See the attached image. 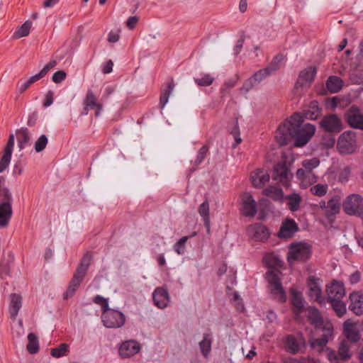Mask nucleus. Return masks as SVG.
Listing matches in <instances>:
<instances>
[{
    "label": "nucleus",
    "mask_w": 363,
    "mask_h": 363,
    "mask_svg": "<svg viewBox=\"0 0 363 363\" xmlns=\"http://www.w3.org/2000/svg\"><path fill=\"white\" fill-rule=\"evenodd\" d=\"M302 123V116L299 113H294L277 128L275 134L277 143L283 146L294 139V146H304L314 135L315 127L311 123Z\"/></svg>",
    "instance_id": "nucleus-1"
},
{
    "label": "nucleus",
    "mask_w": 363,
    "mask_h": 363,
    "mask_svg": "<svg viewBox=\"0 0 363 363\" xmlns=\"http://www.w3.org/2000/svg\"><path fill=\"white\" fill-rule=\"evenodd\" d=\"M320 128L325 132L330 133L328 138L325 142L327 147H333L335 143L334 135L340 133L344 128L341 118L337 115L330 113L325 115L320 121Z\"/></svg>",
    "instance_id": "nucleus-2"
},
{
    "label": "nucleus",
    "mask_w": 363,
    "mask_h": 363,
    "mask_svg": "<svg viewBox=\"0 0 363 363\" xmlns=\"http://www.w3.org/2000/svg\"><path fill=\"white\" fill-rule=\"evenodd\" d=\"M91 254L86 252L84 255L81 259L79 265L77 267V270L73 276V278L69 282L67 291L64 294L65 298H69L73 296L76 290L79 288L80 284L83 281L88 268L90 265L91 259Z\"/></svg>",
    "instance_id": "nucleus-3"
},
{
    "label": "nucleus",
    "mask_w": 363,
    "mask_h": 363,
    "mask_svg": "<svg viewBox=\"0 0 363 363\" xmlns=\"http://www.w3.org/2000/svg\"><path fill=\"white\" fill-rule=\"evenodd\" d=\"M311 246L306 242H294L289 245L287 260L290 264L306 262L311 256Z\"/></svg>",
    "instance_id": "nucleus-4"
},
{
    "label": "nucleus",
    "mask_w": 363,
    "mask_h": 363,
    "mask_svg": "<svg viewBox=\"0 0 363 363\" xmlns=\"http://www.w3.org/2000/svg\"><path fill=\"white\" fill-rule=\"evenodd\" d=\"M357 147V134L352 130H347L340 135L337 141V150L341 155H350Z\"/></svg>",
    "instance_id": "nucleus-5"
},
{
    "label": "nucleus",
    "mask_w": 363,
    "mask_h": 363,
    "mask_svg": "<svg viewBox=\"0 0 363 363\" xmlns=\"http://www.w3.org/2000/svg\"><path fill=\"white\" fill-rule=\"evenodd\" d=\"M320 164V160L317 157L311 160H305L302 162V167L296 171V177L302 181L308 180L310 184L316 182L317 177L313 174V169Z\"/></svg>",
    "instance_id": "nucleus-6"
},
{
    "label": "nucleus",
    "mask_w": 363,
    "mask_h": 363,
    "mask_svg": "<svg viewBox=\"0 0 363 363\" xmlns=\"http://www.w3.org/2000/svg\"><path fill=\"white\" fill-rule=\"evenodd\" d=\"M101 320L107 328H119L125 324V316L121 311L110 308L101 313Z\"/></svg>",
    "instance_id": "nucleus-7"
},
{
    "label": "nucleus",
    "mask_w": 363,
    "mask_h": 363,
    "mask_svg": "<svg viewBox=\"0 0 363 363\" xmlns=\"http://www.w3.org/2000/svg\"><path fill=\"white\" fill-rule=\"evenodd\" d=\"M325 354L328 359L333 363L346 362L351 357L350 345L347 340H342L338 346L337 351L326 347Z\"/></svg>",
    "instance_id": "nucleus-8"
},
{
    "label": "nucleus",
    "mask_w": 363,
    "mask_h": 363,
    "mask_svg": "<svg viewBox=\"0 0 363 363\" xmlns=\"http://www.w3.org/2000/svg\"><path fill=\"white\" fill-rule=\"evenodd\" d=\"M292 178L293 174L289 169L286 161H280L274 166L272 173L273 181L288 186Z\"/></svg>",
    "instance_id": "nucleus-9"
},
{
    "label": "nucleus",
    "mask_w": 363,
    "mask_h": 363,
    "mask_svg": "<svg viewBox=\"0 0 363 363\" xmlns=\"http://www.w3.org/2000/svg\"><path fill=\"white\" fill-rule=\"evenodd\" d=\"M267 279L269 284L271 293L274 298L281 302L286 301V295L278 275L274 271L269 270L267 273Z\"/></svg>",
    "instance_id": "nucleus-10"
},
{
    "label": "nucleus",
    "mask_w": 363,
    "mask_h": 363,
    "mask_svg": "<svg viewBox=\"0 0 363 363\" xmlns=\"http://www.w3.org/2000/svg\"><path fill=\"white\" fill-rule=\"evenodd\" d=\"M343 210L348 215L360 216L363 213V198L359 194H352L343 203Z\"/></svg>",
    "instance_id": "nucleus-11"
},
{
    "label": "nucleus",
    "mask_w": 363,
    "mask_h": 363,
    "mask_svg": "<svg viewBox=\"0 0 363 363\" xmlns=\"http://www.w3.org/2000/svg\"><path fill=\"white\" fill-rule=\"evenodd\" d=\"M83 111L84 115H87L90 109H95V116L99 117L103 111V105L97 101V98L94 94L93 90L89 89L86 91V96L83 100Z\"/></svg>",
    "instance_id": "nucleus-12"
},
{
    "label": "nucleus",
    "mask_w": 363,
    "mask_h": 363,
    "mask_svg": "<svg viewBox=\"0 0 363 363\" xmlns=\"http://www.w3.org/2000/svg\"><path fill=\"white\" fill-rule=\"evenodd\" d=\"M345 118L350 127L363 130V114L357 106H351L345 112Z\"/></svg>",
    "instance_id": "nucleus-13"
},
{
    "label": "nucleus",
    "mask_w": 363,
    "mask_h": 363,
    "mask_svg": "<svg viewBox=\"0 0 363 363\" xmlns=\"http://www.w3.org/2000/svg\"><path fill=\"white\" fill-rule=\"evenodd\" d=\"M306 340L302 335H298L297 337L292 335H289L286 337L285 347L287 352L291 354H296L302 352L305 348Z\"/></svg>",
    "instance_id": "nucleus-14"
},
{
    "label": "nucleus",
    "mask_w": 363,
    "mask_h": 363,
    "mask_svg": "<svg viewBox=\"0 0 363 363\" xmlns=\"http://www.w3.org/2000/svg\"><path fill=\"white\" fill-rule=\"evenodd\" d=\"M141 349L140 344L133 340L123 341L118 347L122 358H129L138 354Z\"/></svg>",
    "instance_id": "nucleus-15"
},
{
    "label": "nucleus",
    "mask_w": 363,
    "mask_h": 363,
    "mask_svg": "<svg viewBox=\"0 0 363 363\" xmlns=\"http://www.w3.org/2000/svg\"><path fill=\"white\" fill-rule=\"evenodd\" d=\"M15 137L13 134L9 135L6 145L4 150L3 155L0 160V174L6 170L11 162L13 150L14 147Z\"/></svg>",
    "instance_id": "nucleus-16"
},
{
    "label": "nucleus",
    "mask_w": 363,
    "mask_h": 363,
    "mask_svg": "<svg viewBox=\"0 0 363 363\" xmlns=\"http://www.w3.org/2000/svg\"><path fill=\"white\" fill-rule=\"evenodd\" d=\"M242 213L247 217H253L257 213V203L250 193H244L242 196Z\"/></svg>",
    "instance_id": "nucleus-17"
},
{
    "label": "nucleus",
    "mask_w": 363,
    "mask_h": 363,
    "mask_svg": "<svg viewBox=\"0 0 363 363\" xmlns=\"http://www.w3.org/2000/svg\"><path fill=\"white\" fill-rule=\"evenodd\" d=\"M248 233L255 241L264 242L269 236V233L266 226L261 223H255L248 228Z\"/></svg>",
    "instance_id": "nucleus-18"
},
{
    "label": "nucleus",
    "mask_w": 363,
    "mask_h": 363,
    "mask_svg": "<svg viewBox=\"0 0 363 363\" xmlns=\"http://www.w3.org/2000/svg\"><path fill=\"white\" fill-rule=\"evenodd\" d=\"M326 293L328 301L343 298L345 295L344 285L341 282L333 281L331 282L330 285L327 286Z\"/></svg>",
    "instance_id": "nucleus-19"
},
{
    "label": "nucleus",
    "mask_w": 363,
    "mask_h": 363,
    "mask_svg": "<svg viewBox=\"0 0 363 363\" xmlns=\"http://www.w3.org/2000/svg\"><path fill=\"white\" fill-rule=\"evenodd\" d=\"M271 75L267 69L264 68L256 72L250 78H249L243 84L242 89L248 91L252 87L259 84L267 77Z\"/></svg>",
    "instance_id": "nucleus-20"
},
{
    "label": "nucleus",
    "mask_w": 363,
    "mask_h": 363,
    "mask_svg": "<svg viewBox=\"0 0 363 363\" xmlns=\"http://www.w3.org/2000/svg\"><path fill=\"white\" fill-rule=\"evenodd\" d=\"M344 335L351 342H357L360 340V334L357 323L345 321L343 324Z\"/></svg>",
    "instance_id": "nucleus-21"
},
{
    "label": "nucleus",
    "mask_w": 363,
    "mask_h": 363,
    "mask_svg": "<svg viewBox=\"0 0 363 363\" xmlns=\"http://www.w3.org/2000/svg\"><path fill=\"white\" fill-rule=\"evenodd\" d=\"M270 175L263 169H257L250 174L253 186L262 188L269 181Z\"/></svg>",
    "instance_id": "nucleus-22"
},
{
    "label": "nucleus",
    "mask_w": 363,
    "mask_h": 363,
    "mask_svg": "<svg viewBox=\"0 0 363 363\" xmlns=\"http://www.w3.org/2000/svg\"><path fill=\"white\" fill-rule=\"evenodd\" d=\"M155 305L159 308H164L169 301L168 291L162 287H157L152 294Z\"/></svg>",
    "instance_id": "nucleus-23"
},
{
    "label": "nucleus",
    "mask_w": 363,
    "mask_h": 363,
    "mask_svg": "<svg viewBox=\"0 0 363 363\" xmlns=\"http://www.w3.org/2000/svg\"><path fill=\"white\" fill-rule=\"evenodd\" d=\"M298 229V225L293 219H286L282 223L278 236L281 238H290Z\"/></svg>",
    "instance_id": "nucleus-24"
},
{
    "label": "nucleus",
    "mask_w": 363,
    "mask_h": 363,
    "mask_svg": "<svg viewBox=\"0 0 363 363\" xmlns=\"http://www.w3.org/2000/svg\"><path fill=\"white\" fill-rule=\"evenodd\" d=\"M349 309L357 315L363 314V294L353 292L350 296Z\"/></svg>",
    "instance_id": "nucleus-25"
},
{
    "label": "nucleus",
    "mask_w": 363,
    "mask_h": 363,
    "mask_svg": "<svg viewBox=\"0 0 363 363\" xmlns=\"http://www.w3.org/2000/svg\"><path fill=\"white\" fill-rule=\"evenodd\" d=\"M316 73V69L313 67H308L302 70L298 76L296 85L304 86L309 85L313 80Z\"/></svg>",
    "instance_id": "nucleus-26"
},
{
    "label": "nucleus",
    "mask_w": 363,
    "mask_h": 363,
    "mask_svg": "<svg viewBox=\"0 0 363 363\" xmlns=\"http://www.w3.org/2000/svg\"><path fill=\"white\" fill-rule=\"evenodd\" d=\"M319 279L310 277L308 281V286L309 288V296L315 301L321 303L323 298L321 297V289L318 284Z\"/></svg>",
    "instance_id": "nucleus-27"
},
{
    "label": "nucleus",
    "mask_w": 363,
    "mask_h": 363,
    "mask_svg": "<svg viewBox=\"0 0 363 363\" xmlns=\"http://www.w3.org/2000/svg\"><path fill=\"white\" fill-rule=\"evenodd\" d=\"M23 300L21 295L11 294L10 295L9 313L11 318L16 319L22 307Z\"/></svg>",
    "instance_id": "nucleus-28"
},
{
    "label": "nucleus",
    "mask_w": 363,
    "mask_h": 363,
    "mask_svg": "<svg viewBox=\"0 0 363 363\" xmlns=\"http://www.w3.org/2000/svg\"><path fill=\"white\" fill-rule=\"evenodd\" d=\"M322 114V108L319 107L317 101L310 102L303 110V116L306 119L315 120Z\"/></svg>",
    "instance_id": "nucleus-29"
},
{
    "label": "nucleus",
    "mask_w": 363,
    "mask_h": 363,
    "mask_svg": "<svg viewBox=\"0 0 363 363\" xmlns=\"http://www.w3.org/2000/svg\"><path fill=\"white\" fill-rule=\"evenodd\" d=\"M11 205L0 203V228L6 227L12 217Z\"/></svg>",
    "instance_id": "nucleus-30"
},
{
    "label": "nucleus",
    "mask_w": 363,
    "mask_h": 363,
    "mask_svg": "<svg viewBox=\"0 0 363 363\" xmlns=\"http://www.w3.org/2000/svg\"><path fill=\"white\" fill-rule=\"evenodd\" d=\"M16 135L18 147L19 150H22L30 144L31 137L29 130L27 128H21L18 130Z\"/></svg>",
    "instance_id": "nucleus-31"
},
{
    "label": "nucleus",
    "mask_w": 363,
    "mask_h": 363,
    "mask_svg": "<svg viewBox=\"0 0 363 363\" xmlns=\"http://www.w3.org/2000/svg\"><path fill=\"white\" fill-rule=\"evenodd\" d=\"M315 330L316 332H322L323 334L321 336H323L326 338L330 339L333 335V325L328 320H324L323 322L320 323L319 327H315Z\"/></svg>",
    "instance_id": "nucleus-32"
},
{
    "label": "nucleus",
    "mask_w": 363,
    "mask_h": 363,
    "mask_svg": "<svg viewBox=\"0 0 363 363\" xmlns=\"http://www.w3.org/2000/svg\"><path fill=\"white\" fill-rule=\"evenodd\" d=\"M285 199L288 201L287 205L291 211L295 212L299 210L302 198L298 194H290L285 197Z\"/></svg>",
    "instance_id": "nucleus-33"
},
{
    "label": "nucleus",
    "mask_w": 363,
    "mask_h": 363,
    "mask_svg": "<svg viewBox=\"0 0 363 363\" xmlns=\"http://www.w3.org/2000/svg\"><path fill=\"white\" fill-rule=\"evenodd\" d=\"M307 311V318L310 323L314 326V328L315 327H319L320 323L324 320L319 311L313 307H309Z\"/></svg>",
    "instance_id": "nucleus-34"
},
{
    "label": "nucleus",
    "mask_w": 363,
    "mask_h": 363,
    "mask_svg": "<svg viewBox=\"0 0 363 363\" xmlns=\"http://www.w3.org/2000/svg\"><path fill=\"white\" fill-rule=\"evenodd\" d=\"M330 339L321 336L319 338H312L309 340L310 345L312 349L315 350L318 352H324L327 343Z\"/></svg>",
    "instance_id": "nucleus-35"
},
{
    "label": "nucleus",
    "mask_w": 363,
    "mask_h": 363,
    "mask_svg": "<svg viewBox=\"0 0 363 363\" xmlns=\"http://www.w3.org/2000/svg\"><path fill=\"white\" fill-rule=\"evenodd\" d=\"M340 209V201L337 197H333L327 203V209L325 211L326 216L329 217L339 213Z\"/></svg>",
    "instance_id": "nucleus-36"
},
{
    "label": "nucleus",
    "mask_w": 363,
    "mask_h": 363,
    "mask_svg": "<svg viewBox=\"0 0 363 363\" xmlns=\"http://www.w3.org/2000/svg\"><path fill=\"white\" fill-rule=\"evenodd\" d=\"M263 194L274 201H282L284 199V192L282 189L274 186H269L267 189H264Z\"/></svg>",
    "instance_id": "nucleus-37"
},
{
    "label": "nucleus",
    "mask_w": 363,
    "mask_h": 363,
    "mask_svg": "<svg viewBox=\"0 0 363 363\" xmlns=\"http://www.w3.org/2000/svg\"><path fill=\"white\" fill-rule=\"evenodd\" d=\"M342 86V80L337 76H331L326 81V87L331 93L339 91Z\"/></svg>",
    "instance_id": "nucleus-38"
},
{
    "label": "nucleus",
    "mask_w": 363,
    "mask_h": 363,
    "mask_svg": "<svg viewBox=\"0 0 363 363\" xmlns=\"http://www.w3.org/2000/svg\"><path fill=\"white\" fill-rule=\"evenodd\" d=\"M174 88V83L173 80L172 79L171 82H169L167 84V86L165 89H164L160 95V107L161 109H163L165 106V105L167 104L169 101V96L172 94L173 89Z\"/></svg>",
    "instance_id": "nucleus-39"
},
{
    "label": "nucleus",
    "mask_w": 363,
    "mask_h": 363,
    "mask_svg": "<svg viewBox=\"0 0 363 363\" xmlns=\"http://www.w3.org/2000/svg\"><path fill=\"white\" fill-rule=\"evenodd\" d=\"M27 350L30 354H35L39 350V342L37 336L30 333L28 335Z\"/></svg>",
    "instance_id": "nucleus-40"
},
{
    "label": "nucleus",
    "mask_w": 363,
    "mask_h": 363,
    "mask_svg": "<svg viewBox=\"0 0 363 363\" xmlns=\"http://www.w3.org/2000/svg\"><path fill=\"white\" fill-rule=\"evenodd\" d=\"M32 26V22L29 20L26 21L23 24H22L18 29H17L13 35L16 38H21L23 37H26L29 35L30 30Z\"/></svg>",
    "instance_id": "nucleus-41"
},
{
    "label": "nucleus",
    "mask_w": 363,
    "mask_h": 363,
    "mask_svg": "<svg viewBox=\"0 0 363 363\" xmlns=\"http://www.w3.org/2000/svg\"><path fill=\"white\" fill-rule=\"evenodd\" d=\"M342 298L335 299L334 301H328L332 305L333 308L338 316H342L346 313V306L342 301Z\"/></svg>",
    "instance_id": "nucleus-42"
},
{
    "label": "nucleus",
    "mask_w": 363,
    "mask_h": 363,
    "mask_svg": "<svg viewBox=\"0 0 363 363\" xmlns=\"http://www.w3.org/2000/svg\"><path fill=\"white\" fill-rule=\"evenodd\" d=\"M190 237L181 238L173 246L174 250L179 255H182L186 251V242Z\"/></svg>",
    "instance_id": "nucleus-43"
},
{
    "label": "nucleus",
    "mask_w": 363,
    "mask_h": 363,
    "mask_svg": "<svg viewBox=\"0 0 363 363\" xmlns=\"http://www.w3.org/2000/svg\"><path fill=\"white\" fill-rule=\"evenodd\" d=\"M266 265L269 268H274L281 266L282 261L274 255H267L264 258Z\"/></svg>",
    "instance_id": "nucleus-44"
},
{
    "label": "nucleus",
    "mask_w": 363,
    "mask_h": 363,
    "mask_svg": "<svg viewBox=\"0 0 363 363\" xmlns=\"http://www.w3.org/2000/svg\"><path fill=\"white\" fill-rule=\"evenodd\" d=\"M328 189V186L327 184H318L311 187L310 191L315 196H323L327 194Z\"/></svg>",
    "instance_id": "nucleus-45"
},
{
    "label": "nucleus",
    "mask_w": 363,
    "mask_h": 363,
    "mask_svg": "<svg viewBox=\"0 0 363 363\" xmlns=\"http://www.w3.org/2000/svg\"><path fill=\"white\" fill-rule=\"evenodd\" d=\"M291 302L294 306L299 311L303 308V299L300 292L296 291H291Z\"/></svg>",
    "instance_id": "nucleus-46"
},
{
    "label": "nucleus",
    "mask_w": 363,
    "mask_h": 363,
    "mask_svg": "<svg viewBox=\"0 0 363 363\" xmlns=\"http://www.w3.org/2000/svg\"><path fill=\"white\" fill-rule=\"evenodd\" d=\"M48 143V137L43 134L35 142L34 149L35 152H40L43 151L47 146Z\"/></svg>",
    "instance_id": "nucleus-47"
},
{
    "label": "nucleus",
    "mask_w": 363,
    "mask_h": 363,
    "mask_svg": "<svg viewBox=\"0 0 363 363\" xmlns=\"http://www.w3.org/2000/svg\"><path fill=\"white\" fill-rule=\"evenodd\" d=\"M67 351L68 345L65 343H62L57 347L51 350V355L54 357L59 358L65 356Z\"/></svg>",
    "instance_id": "nucleus-48"
},
{
    "label": "nucleus",
    "mask_w": 363,
    "mask_h": 363,
    "mask_svg": "<svg viewBox=\"0 0 363 363\" xmlns=\"http://www.w3.org/2000/svg\"><path fill=\"white\" fill-rule=\"evenodd\" d=\"M283 60L282 55H277L274 57L269 65L265 68L267 69L269 72L272 74L279 69L281 60Z\"/></svg>",
    "instance_id": "nucleus-49"
},
{
    "label": "nucleus",
    "mask_w": 363,
    "mask_h": 363,
    "mask_svg": "<svg viewBox=\"0 0 363 363\" xmlns=\"http://www.w3.org/2000/svg\"><path fill=\"white\" fill-rule=\"evenodd\" d=\"M93 301L101 307L102 313L110 308L108 298H106L101 295H96L94 298Z\"/></svg>",
    "instance_id": "nucleus-50"
},
{
    "label": "nucleus",
    "mask_w": 363,
    "mask_h": 363,
    "mask_svg": "<svg viewBox=\"0 0 363 363\" xmlns=\"http://www.w3.org/2000/svg\"><path fill=\"white\" fill-rule=\"evenodd\" d=\"M2 201L0 203H7L11 205L12 203V194L9 189L4 188L1 190Z\"/></svg>",
    "instance_id": "nucleus-51"
},
{
    "label": "nucleus",
    "mask_w": 363,
    "mask_h": 363,
    "mask_svg": "<svg viewBox=\"0 0 363 363\" xmlns=\"http://www.w3.org/2000/svg\"><path fill=\"white\" fill-rule=\"evenodd\" d=\"M351 174L350 168L349 167H344L340 172L339 181L341 183H345L348 181Z\"/></svg>",
    "instance_id": "nucleus-52"
},
{
    "label": "nucleus",
    "mask_w": 363,
    "mask_h": 363,
    "mask_svg": "<svg viewBox=\"0 0 363 363\" xmlns=\"http://www.w3.org/2000/svg\"><path fill=\"white\" fill-rule=\"evenodd\" d=\"M231 134L233 135L235 140L236 142V143L233 145V147H235L237 145L240 144L242 142V139L240 136V130L237 121L231 130Z\"/></svg>",
    "instance_id": "nucleus-53"
},
{
    "label": "nucleus",
    "mask_w": 363,
    "mask_h": 363,
    "mask_svg": "<svg viewBox=\"0 0 363 363\" xmlns=\"http://www.w3.org/2000/svg\"><path fill=\"white\" fill-rule=\"evenodd\" d=\"M66 78V73L63 70H60L55 72L52 75V81L55 83H61Z\"/></svg>",
    "instance_id": "nucleus-54"
},
{
    "label": "nucleus",
    "mask_w": 363,
    "mask_h": 363,
    "mask_svg": "<svg viewBox=\"0 0 363 363\" xmlns=\"http://www.w3.org/2000/svg\"><path fill=\"white\" fill-rule=\"evenodd\" d=\"M31 85L28 79L24 81H19L17 84V87L20 93L25 91Z\"/></svg>",
    "instance_id": "nucleus-55"
},
{
    "label": "nucleus",
    "mask_w": 363,
    "mask_h": 363,
    "mask_svg": "<svg viewBox=\"0 0 363 363\" xmlns=\"http://www.w3.org/2000/svg\"><path fill=\"white\" fill-rule=\"evenodd\" d=\"M138 21V17L130 16L127 20L126 25L130 29H133L135 28V25L137 24Z\"/></svg>",
    "instance_id": "nucleus-56"
},
{
    "label": "nucleus",
    "mask_w": 363,
    "mask_h": 363,
    "mask_svg": "<svg viewBox=\"0 0 363 363\" xmlns=\"http://www.w3.org/2000/svg\"><path fill=\"white\" fill-rule=\"evenodd\" d=\"M360 277H361V275H360L359 272L356 271L350 275V281L352 284H357L359 281Z\"/></svg>",
    "instance_id": "nucleus-57"
},
{
    "label": "nucleus",
    "mask_w": 363,
    "mask_h": 363,
    "mask_svg": "<svg viewBox=\"0 0 363 363\" xmlns=\"http://www.w3.org/2000/svg\"><path fill=\"white\" fill-rule=\"evenodd\" d=\"M120 38L119 35L113 31H111L108 35V40L111 43H116Z\"/></svg>",
    "instance_id": "nucleus-58"
},
{
    "label": "nucleus",
    "mask_w": 363,
    "mask_h": 363,
    "mask_svg": "<svg viewBox=\"0 0 363 363\" xmlns=\"http://www.w3.org/2000/svg\"><path fill=\"white\" fill-rule=\"evenodd\" d=\"M113 63L111 60H108L104 66L102 71L104 74L111 73L113 70Z\"/></svg>",
    "instance_id": "nucleus-59"
},
{
    "label": "nucleus",
    "mask_w": 363,
    "mask_h": 363,
    "mask_svg": "<svg viewBox=\"0 0 363 363\" xmlns=\"http://www.w3.org/2000/svg\"><path fill=\"white\" fill-rule=\"evenodd\" d=\"M43 77H44L43 74L40 71L38 74L30 77L28 79L29 80V82L32 84L34 82L40 80Z\"/></svg>",
    "instance_id": "nucleus-60"
},
{
    "label": "nucleus",
    "mask_w": 363,
    "mask_h": 363,
    "mask_svg": "<svg viewBox=\"0 0 363 363\" xmlns=\"http://www.w3.org/2000/svg\"><path fill=\"white\" fill-rule=\"evenodd\" d=\"M55 65V62H50L47 65H45V67L40 70V72L43 74L45 76L49 70L52 68Z\"/></svg>",
    "instance_id": "nucleus-61"
},
{
    "label": "nucleus",
    "mask_w": 363,
    "mask_h": 363,
    "mask_svg": "<svg viewBox=\"0 0 363 363\" xmlns=\"http://www.w3.org/2000/svg\"><path fill=\"white\" fill-rule=\"evenodd\" d=\"M243 43H244V38H240L238 40L237 45H235V47L234 48L235 55H238L240 53V52L242 48Z\"/></svg>",
    "instance_id": "nucleus-62"
},
{
    "label": "nucleus",
    "mask_w": 363,
    "mask_h": 363,
    "mask_svg": "<svg viewBox=\"0 0 363 363\" xmlns=\"http://www.w3.org/2000/svg\"><path fill=\"white\" fill-rule=\"evenodd\" d=\"M60 0H45L43 3V6L45 8H52L55 6Z\"/></svg>",
    "instance_id": "nucleus-63"
},
{
    "label": "nucleus",
    "mask_w": 363,
    "mask_h": 363,
    "mask_svg": "<svg viewBox=\"0 0 363 363\" xmlns=\"http://www.w3.org/2000/svg\"><path fill=\"white\" fill-rule=\"evenodd\" d=\"M52 103H53L52 94L50 92V93H48V94L46 95L45 101V102H44V106H45V107H48V106H50Z\"/></svg>",
    "instance_id": "nucleus-64"
}]
</instances>
